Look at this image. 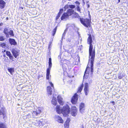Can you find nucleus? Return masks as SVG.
Wrapping results in <instances>:
<instances>
[{
	"label": "nucleus",
	"instance_id": "423d86ee",
	"mask_svg": "<svg viewBox=\"0 0 128 128\" xmlns=\"http://www.w3.org/2000/svg\"><path fill=\"white\" fill-rule=\"evenodd\" d=\"M50 84L52 88H51V87L50 86H48L47 87V94L48 96H49V95H51L52 93H53L54 91V88L53 84L51 82H50Z\"/></svg>",
	"mask_w": 128,
	"mask_h": 128
},
{
	"label": "nucleus",
	"instance_id": "f8f14e48",
	"mask_svg": "<svg viewBox=\"0 0 128 128\" xmlns=\"http://www.w3.org/2000/svg\"><path fill=\"white\" fill-rule=\"evenodd\" d=\"M77 112L76 108L74 106L72 107L71 110L72 115L74 116H76V115Z\"/></svg>",
	"mask_w": 128,
	"mask_h": 128
},
{
	"label": "nucleus",
	"instance_id": "473e14b6",
	"mask_svg": "<svg viewBox=\"0 0 128 128\" xmlns=\"http://www.w3.org/2000/svg\"><path fill=\"white\" fill-rule=\"evenodd\" d=\"M69 6L67 4V5H66L64 7V8L65 9V10H66V9L68 8H69Z\"/></svg>",
	"mask_w": 128,
	"mask_h": 128
},
{
	"label": "nucleus",
	"instance_id": "4468645a",
	"mask_svg": "<svg viewBox=\"0 0 128 128\" xmlns=\"http://www.w3.org/2000/svg\"><path fill=\"white\" fill-rule=\"evenodd\" d=\"M5 2L3 0H0V8H4L5 6Z\"/></svg>",
	"mask_w": 128,
	"mask_h": 128
},
{
	"label": "nucleus",
	"instance_id": "4c0bfd02",
	"mask_svg": "<svg viewBox=\"0 0 128 128\" xmlns=\"http://www.w3.org/2000/svg\"><path fill=\"white\" fill-rule=\"evenodd\" d=\"M0 40H4V37L3 36H0Z\"/></svg>",
	"mask_w": 128,
	"mask_h": 128
},
{
	"label": "nucleus",
	"instance_id": "20e7f679",
	"mask_svg": "<svg viewBox=\"0 0 128 128\" xmlns=\"http://www.w3.org/2000/svg\"><path fill=\"white\" fill-rule=\"evenodd\" d=\"M74 12L73 11L70 10V9H68L66 12L63 14L61 18L62 20H66L69 19V16L72 15Z\"/></svg>",
	"mask_w": 128,
	"mask_h": 128
},
{
	"label": "nucleus",
	"instance_id": "a211bd4d",
	"mask_svg": "<svg viewBox=\"0 0 128 128\" xmlns=\"http://www.w3.org/2000/svg\"><path fill=\"white\" fill-rule=\"evenodd\" d=\"M70 10H71L72 11H73L74 12H73V13H72V14H73V18H76L78 16V14L76 13L75 12L74 10H72V9H70Z\"/></svg>",
	"mask_w": 128,
	"mask_h": 128
},
{
	"label": "nucleus",
	"instance_id": "5701e85b",
	"mask_svg": "<svg viewBox=\"0 0 128 128\" xmlns=\"http://www.w3.org/2000/svg\"><path fill=\"white\" fill-rule=\"evenodd\" d=\"M41 108H38L37 110H36L37 112H36V113L38 114H40L41 112Z\"/></svg>",
	"mask_w": 128,
	"mask_h": 128
},
{
	"label": "nucleus",
	"instance_id": "393cba45",
	"mask_svg": "<svg viewBox=\"0 0 128 128\" xmlns=\"http://www.w3.org/2000/svg\"><path fill=\"white\" fill-rule=\"evenodd\" d=\"M66 31L67 30L66 29L65 30L64 33L62 35V40L64 39H65L64 38V37L66 35Z\"/></svg>",
	"mask_w": 128,
	"mask_h": 128
},
{
	"label": "nucleus",
	"instance_id": "cd10ccee",
	"mask_svg": "<svg viewBox=\"0 0 128 128\" xmlns=\"http://www.w3.org/2000/svg\"><path fill=\"white\" fill-rule=\"evenodd\" d=\"M123 77L122 74L120 73L119 74H118V78L120 79H122Z\"/></svg>",
	"mask_w": 128,
	"mask_h": 128
},
{
	"label": "nucleus",
	"instance_id": "c03bdc74",
	"mask_svg": "<svg viewBox=\"0 0 128 128\" xmlns=\"http://www.w3.org/2000/svg\"><path fill=\"white\" fill-rule=\"evenodd\" d=\"M111 102L112 103V104H113V105L114 104V101L112 102Z\"/></svg>",
	"mask_w": 128,
	"mask_h": 128
},
{
	"label": "nucleus",
	"instance_id": "6e6552de",
	"mask_svg": "<svg viewBox=\"0 0 128 128\" xmlns=\"http://www.w3.org/2000/svg\"><path fill=\"white\" fill-rule=\"evenodd\" d=\"M12 52L14 57L16 58L20 54V50L16 48H13L12 49Z\"/></svg>",
	"mask_w": 128,
	"mask_h": 128
},
{
	"label": "nucleus",
	"instance_id": "f03ea898",
	"mask_svg": "<svg viewBox=\"0 0 128 128\" xmlns=\"http://www.w3.org/2000/svg\"><path fill=\"white\" fill-rule=\"evenodd\" d=\"M56 112L58 114L62 113L64 115L66 116L70 112V108L67 104L64 106L61 109L60 106H58L56 108Z\"/></svg>",
	"mask_w": 128,
	"mask_h": 128
},
{
	"label": "nucleus",
	"instance_id": "37998d69",
	"mask_svg": "<svg viewBox=\"0 0 128 128\" xmlns=\"http://www.w3.org/2000/svg\"><path fill=\"white\" fill-rule=\"evenodd\" d=\"M3 25V23L2 22L0 23V26H2Z\"/></svg>",
	"mask_w": 128,
	"mask_h": 128
},
{
	"label": "nucleus",
	"instance_id": "2f4dec72",
	"mask_svg": "<svg viewBox=\"0 0 128 128\" xmlns=\"http://www.w3.org/2000/svg\"><path fill=\"white\" fill-rule=\"evenodd\" d=\"M87 40H92V36L90 34L89 35V36L88 37V38Z\"/></svg>",
	"mask_w": 128,
	"mask_h": 128
},
{
	"label": "nucleus",
	"instance_id": "de8ad7c7",
	"mask_svg": "<svg viewBox=\"0 0 128 128\" xmlns=\"http://www.w3.org/2000/svg\"><path fill=\"white\" fill-rule=\"evenodd\" d=\"M80 128H84V127H83V126H82Z\"/></svg>",
	"mask_w": 128,
	"mask_h": 128
},
{
	"label": "nucleus",
	"instance_id": "bb28decb",
	"mask_svg": "<svg viewBox=\"0 0 128 128\" xmlns=\"http://www.w3.org/2000/svg\"><path fill=\"white\" fill-rule=\"evenodd\" d=\"M9 34L11 36H14L13 31L12 30H10L9 32Z\"/></svg>",
	"mask_w": 128,
	"mask_h": 128
},
{
	"label": "nucleus",
	"instance_id": "e433bc0d",
	"mask_svg": "<svg viewBox=\"0 0 128 128\" xmlns=\"http://www.w3.org/2000/svg\"><path fill=\"white\" fill-rule=\"evenodd\" d=\"M9 57L10 58V59L12 60L13 61H14V60H13V58H14V57H13V56L12 55H10V56H9Z\"/></svg>",
	"mask_w": 128,
	"mask_h": 128
},
{
	"label": "nucleus",
	"instance_id": "39448f33",
	"mask_svg": "<svg viewBox=\"0 0 128 128\" xmlns=\"http://www.w3.org/2000/svg\"><path fill=\"white\" fill-rule=\"evenodd\" d=\"M80 20L81 23L86 27L90 26V21L89 19L80 18Z\"/></svg>",
	"mask_w": 128,
	"mask_h": 128
},
{
	"label": "nucleus",
	"instance_id": "a19ab883",
	"mask_svg": "<svg viewBox=\"0 0 128 128\" xmlns=\"http://www.w3.org/2000/svg\"><path fill=\"white\" fill-rule=\"evenodd\" d=\"M88 1L86 3V4L88 6V8H89L90 7V5L89 4H88Z\"/></svg>",
	"mask_w": 128,
	"mask_h": 128
},
{
	"label": "nucleus",
	"instance_id": "7ed1b4c3",
	"mask_svg": "<svg viewBox=\"0 0 128 128\" xmlns=\"http://www.w3.org/2000/svg\"><path fill=\"white\" fill-rule=\"evenodd\" d=\"M56 97H57L58 102L59 104L61 105H62L64 104V102L63 99L60 96H57L56 95H54V94H53L52 97V103L54 105H56L57 104L56 99Z\"/></svg>",
	"mask_w": 128,
	"mask_h": 128
},
{
	"label": "nucleus",
	"instance_id": "0eeeda50",
	"mask_svg": "<svg viewBox=\"0 0 128 128\" xmlns=\"http://www.w3.org/2000/svg\"><path fill=\"white\" fill-rule=\"evenodd\" d=\"M48 64L49 68H47L46 70V78L47 80L49 79L50 70L52 66V59L51 58H50L49 59Z\"/></svg>",
	"mask_w": 128,
	"mask_h": 128
},
{
	"label": "nucleus",
	"instance_id": "1a4fd4ad",
	"mask_svg": "<svg viewBox=\"0 0 128 128\" xmlns=\"http://www.w3.org/2000/svg\"><path fill=\"white\" fill-rule=\"evenodd\" d=\"M78 96L76 94H74L71 100V102L72 104H75L77 102L78 98Z\"/></svg>",
	"mask_w": 128,
	"mask_h": 128
},
{
	"label": "nucleus",
	"instance_id": "c85d7f7f",
	"mask_svg": "<svg viewBox=\"0 0 128 128\" xmlns=\"http://www.w3.org/2000/svg\"><path fill=\"white\" fill-rule=\"evenodd\" d=\"M6 44L4 43H3L2 44H1L0 45V46L2 47L3 48H5L6 47Z\"/></svg>",
	"mask_w": 128,
	"mask_h": 128
},
{
	"label": "nucleus",
	"instance_id": "4be33fe9",
	"mask_svg": "<svg viewBox=\"0 0 128 128\" xmlns=\"http://www.w3.org/2000/svg\"><path fill=\"white\" fill-rule=\"evenodd\" d=\"M83 86L84 85L82 84L81 86L78 88V93H80L81 92Z\"/></svg>",
	"mask_w": 128,
	"mask_h": 128
},
{
	"label": "nucleus",
	"instance_id": "a18cd8bd",
	"mask_svg": "<svg viewBox=\"0 0 128 128\" xmlns=\"http://www.w3.org/2000/svg\"><path fill=\"white\" fill-rule=\"evenodd\" d=\"M9 40H15L14 39H13L10 38V39H9Z\"/></svg>",
	"mask_w": 128,
	"mask_h": 128
},
{
	"label": "nucleus",
	"instance_id": "2eb2a0df",
	"mask_svg": "<svg viewBox=\"0 0 128 128\" xmlns=\"http://www.w3.org/2000/svg\"><path fill=\"white\" fill-rule=\"evenodd\" d=\"M9 31L7 28H6L4 29V32L6 35V36L7 38L9 37Z\"/></svg>",
	"mask_w": 128,
	"mask_h": 128
},
{
	"label": "nucleus",
	"instance_id": "f257e3e1",
	"mask_svg": "<svg viewBox=\"0 0 128 128\" xmlns=\"http://www.w3.org/2000/svg\"><path fill=\"white\" fill-rule=\"evenodd\" d=\"M92 40H88V43L90 45L89 49V60L88 66L85 72V73H88L90 68V72L92 74L93 72V64L95 56L94 50H92Z\"/></svg>",
	"mask_w": 128,
	"mask_h": 128
},
{
	"label": "nucleus",
	"instance_id": "f3484780",
	"mask_svg": "<svg viewBox=\"0 0 128 128\" xmlns=\"http://www.w3.org/2000/svg\"><path fill=\"white\" fill-rule=\"evenodd\" d=\"M0 128H7V126L5 124L2 122H0Z\"/></svg>",
	"mask_w": 128,
	"mask_h": 128
},
{
	"label": "nucleus",
	"instance_id": "c756f323",
	"mask_svg": "<svg viewBox=\"0 0 128 128\" xmlns=\"http://www.w3.org/2000/svg\"><path fill=\"white\" fill-rule=\"evenodd\" d=\"M6 55L8 56H9L12 54L10 52L6 51Z\"/></svg>",
	"mask_w": 128,
	"mask_h": 128
},
{
	"label": "nucleus",
	"instance_id": "9d476101",
	"mask_svg": "<svg viewBox=\"0 0 128 128\" xmlns=\"http://www.w3.org/2000/svg\"><path fill=\"white\" fill-rule=\"evenodd\" d=\"M88 84L87 83L85 84L84 86V91L85 93V95H87L89 92V90L88 89Z\"/></svg>",
	"mask_w": 128,
	"mask_h": 128
},
{
	"label": "nucleus",
	"instance_id": "aec40b11",
	"mask_svg": "<svg viewBox=\"0 0 128 128\" xmlns=\"http://www.w3.org/2000/svg\"><path fill=\"white\" fill-rule=\"evenodd\" d=\"M36 126H39L42 124L41 121L39 120H36V122H35Z\"/></svg>",
	"mask_w": 128,
	"mask_h": 128
},
{
	"label": "nucleus",
	"instance_id": "49530a36",
	"mask_svg": "<svg viewBox=\"0 0 128 128\" xmlns=\"http://www.w3.org/2000/svg\"><path fill=\"white\" fill-rule=\"evenodd\" d=\"M77 33H78V34L79 36H80V34H79V32H78Z\"/></svg>",
	"mask_w": 128,
	"mask_h": 128
},
{
	"label": "nucleus",
	"instance_id": "8fccbe9b",
	"mask_svg": "<svg viewBox=\"0 0 128 128\" xmlns=\"http://www.w3.org/2000/svg\"><path fill=\"white\" fill-rule=\"evenodd\" d=\"M5 51H6V50H4V52H5Z\"/></svg>",
	"mask_w": 128,
	"mask_h": 128
},
{
	"label": "nucleus",
	"instance_id": "b1692460",
	"mask_svg": "<svg viewBox=\"0 0 128 128\" xmlns=\"http://www.w3.org/2000/svg\"><path fill=\"white\" fill-rule=\"evenodd\" d=\"M57 26H56L53 30L52 32V36H54L55 34L57 29Z\"/></svg>",
	"mask_w": 128,
	"mask_h": 128
},
{
	"label": "nucleus",
	"instance_id": "a878e982",
	"mask_svg": "<svg viewBox=\"0 0 128 128\" xmlns=\"http://www.w3.org/2000/svg\"><path fill=\"white\" fill-rule=\"evenodd\" d=\"M66 64H62V66L64 70H66Z\"/></svg>",
	"mask_w": 128,
	"mask_h": 128
},
{
	"label": "nucleus",
	"instance_id": "09e8293b",
	"mask_svg": "<svg viewBox=\"0 0 128 128\" xmlns=\"http://www.w3.org/2000/svg\"><path fill=\"white\" fill-rule=\"evenodd\" d=\"M120 0H118V2H120Z\"/></svg>",
	"mask_w": 128,
	"mask_h": 128
},
{
	"label": "nucleus",
	"instance_id": "79ce46f5",
	"mask_svg": "<svg viewBox=\"0 0 128 128\" xmlns=\"http://www.w3.org/2000/svg\"><path fill=\"white\" fill-rule=\"evenodd\" d=\"M76 4H80V3L79 2H78V1H76Z\"/></svg>",
	"mask_w": 128,
	"mask_h": 128
},
{
	"label": "nucleus",
	"instance_id": "6ab92c4d",
	"mask_svg": "<svg viewBox=\"0 0 128 128\" xmlns=\"http://www.w3.org/2000/svg\"><path fill=\"white\" fill-rule=\"evenodd\" d=\"M8 71L10 73V74H12L13 72H14V68H8Z\"/></svg>",
	"mask_w": 128,
	"mask_h": 128
},
{
	"label": "nucleus",
	"instance_id": "9b49d317",
	"mask_svg": "<svg viewBox=\"0 0 128 128\" xmlns=\"http://www.w3.org/2000/svg\"><path fill=\"white\" fill-rule=\"evenodd\" d=\"M55 118L56 120L60 123H63L64 121L58 115H56L55 116Z\"/></svg>",
	"mask_w": 128,
	"mask_h": 128
},
{
	"label": "nucleus",
	"instance_id": "412c9836",
	"mask_svg": "<svg viewBox=\"0 0 128 128\" xmlns=\"http://www.w3.org/2000/svg\"><path fill=\"white\" fill-rule=\"evenodd\" d=\"M10 43L11 45H16L17 44L16 42H15V40H9Z\"/></svg>",
	"mask_w": 128,
	"mask_h": 128
},
{
	"label": "nucleus",
	"instance_id": "ddd939ff",
	"mask_svg": "<svg viewBox=\"0 0 128 128\" xmlns=\"http://www.w3.org/2000/svg\"><path fill=\"white\" fill-rule=\"evenodd\" d=\"M85 110L84 105L83 103H81L80 105V112L82 113L84 112Z\"/></svg>",
	"mask_w": 128,
	"mask_h": 128
},
{
	"label": "nucleus",
	"instance_id": "58836bf2",
	"mask_svg": "<svg viewBox=\"0 0 128 128\" xmlns=\"http://www.w3.org/2000/svg\"><path fill=\"white\" fill-rule=\"evenodd\" d=\"M60 14H58V15L57 16L56 18V20H57L58 18L60 17Z\"/></svg>",
	"mask_w": 128,
	"mask_h": 128
},
{
	"label": "nucleus",
	"instance_id": "7c9ffc66",
	"mask_svg": "<svg viewBox=\"0 0 128 128\" xmlns=\"http://www.w3.org/2000/svg\"><path fill=\"white\" fill-rule=\"evenodd\" d=\"M69 8H70L71 9H72L73 8H75V6L74 5H69Z\"/></svg>",
	"mask_w": 128,
	"mask_h": 128
},
{
	"label": "nucleus",
	"instance_id": "72a5a7b5",
	"mask_svg": "<svg viewBox=\"0 0 128 128\" xmlns=\"http://www.w3.org/2000/svg\"><path fill=\"white\" fill-rule=\"evenodd\" d=\"M77 10L78 12H80V13H81V12H80V9L79 6H77Z\"/></svg>",
	"mask_w": 128,
	"mask_h": 128
},
{
	"label": "nucleus",
	"instance_id": "f704fd0d",
	"mask_svg": "<svg viewBox=\"0 0 128 128\" xmlns=\"http://www.w3.org/2000/svg\"><path fill=\"white\" fill-rule=\"evenodd\" d=\"M52 41H50V42L48 46V49H50V48L51 46V45L52 44Z\"/></svg>",
	"mask_w": 128,
	"mask_h": 128
},
{
	"label": "nucleus",
	"instance_id": "c9c22d12",
	"mask_svg": "<svg viewBox=\"0 0 128 128\" xmlns=\"http://www.w3.org/2000/svg\"><path fill=\"white\" fill-rule=\"evenodd\" d=\"M63 11V10L62 9H61L60 10L58 14H60V15H61L62 13V11Z\"/></svg>",
	"mask_w": 128,
	"mask_h": 128
},
{
	"label": "nucleus",
	"instance_id": "dca6fc26",
	"mask_svg": "<svg viewBox=\"0 0 128 128\" xmlns=\"http://www.w3.org/2000/svg\"><path fill=\"white\" fill-rule=\"evenodd\" d=\"M70 122V121L68 119H67L66 120L64 124L65 128H68L69 126V123Z\"/></svg>",
	"mask_w": 128,
	"mask_h": 128
},
{
	"label": "nucleus",
	"instance_id": "ea45409f",
	"mask_svg": "<svg viewBox=\"0 0 128 128\" xmlns=\"http://www.w3.org/2000/svg\"><path fill=\"white\" fill-rule=\"evenodd\" d=\"M35 112H33V114H35V115H37L38 114H37L36 113H35Z\"/></svg>",
	"mask_w": 128,
	"mask_h": 128
},
{
	"label": "nucleus",
	"instance_id": "3c124183",
	"mask_svg": "<svg viewBox=\"0 0 128 128\" xmlns=\"http://www.w3.org/2000/svg\"><path fill=\"white\" fill-rule=\"evenodd\" d=\"M62 0L63 1V0Z\"/></svg>",
	"mask_w": 128,
	"mask_h": 128
}]
</instances>
